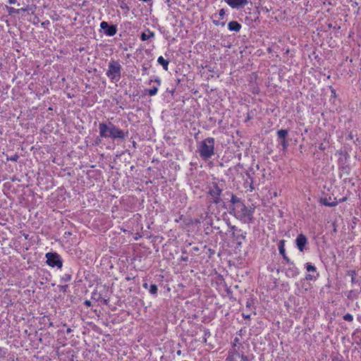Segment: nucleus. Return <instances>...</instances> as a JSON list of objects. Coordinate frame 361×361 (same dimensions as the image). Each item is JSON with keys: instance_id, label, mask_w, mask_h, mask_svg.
<instances>
[{"instance_id": "obj_40", "label": "nucleus", "mask_w": 361, "mask_h": 361, "mask_svg": "<svg viewBox=\"0 0 361 361\" xmlns=\"http://www.w3.org/2000/svg\"><path fill=\"white\" fill-rule=\"evenodd\" d=\"M121 7L122 8H127V6L126 4H124V5L121 6Z\"/></svg>"}, {"instance_id": "obj_15", "label": "nucleus", "mask_w": 361, "mask_h": 361, "mask_svg": "<svg viewBox=\"0 0 361 361\" xmlns=\"http://www.w3.org/2000/svg\"><path fill=\"white\" fill-rule=\"evenodd\" d=\"M154 82H157V85L154 86L152 88L147 90L146 91L148 92L149 95L154 96L157 94L158 92L159 86L160 85L161 81L159 78H155Z\"/></svg>"}, {"instance_id": "obj_26", "label": "nucleus", "mask_w": 361, "mask_h": 361, "mask_svg": "<svg viewBox=\"0 0 361 361\" xmlns=\"http://www.w3.org/2000/svg\"><path fill=\"white\" fill-rule=\"evenodd\" d=\"M7 10H8V12L9 14H12V13H19V9H16L15 8H13V7H8L7 8Z\"/></svg>"}, {"instance_id": "obj_42", "label": "nucleus", "mask_w": 361, "mask_h": 361, "mask_svg": "<svg viewBox=\"0 0 361 361\" xmlns=\"http://www.w3.org/2000/svg\"><path fill=\"white\" fill-rule=\"evenodd\" d=\"M109 68H114L112 65H109Z\"/></svg>"}, {"instance_id": "obj_25", "label": "nucleus", "mask_w": 361, "mask_h": 361, "mask_svg": "<svg viewBox=\"0 0 361 361\" xmlns=\"http://www.w3.org/2000/svg\"><path fill=\"white\" fill-rule=\"evenodd\" d=\"M343 319L348 322H352L353 320V316L351 314L347 313L343 316Z\"/></svg>"}, {"instance_id": "obj_24", "label": "nucleus", "mask_w": 361, "mask_h": 361, "mask_svg": "<svg viewBox=\"0 0 361 361\" xmlns=\"http://www.w3.org/2000/svg\"><path fill=\"white\" fill-rule=\"evenodd\" d=\"M280 144L281 145V146L283 147V150L286 151L287 149V147L288 145V141L286 140V139L281 140Z\"/></svg>"}, {"instance_id": "obj_34", "label": "nucleus", "mask_w": 361, "mask_h": 361, "mask_svg": "<svg viewBox=\"0 0 361 361\" xmlns=\"http://www.w3.org/2000/svg\"><path fill=\"white\" fill-rule=\"evenodd\" d=\"M246 307L249 309H251L252 305L250 302H247Z\"/></svg>"}, {"instance_id": "obj_12", "label": "nucleus", "mask_w": 361, "mask_h": 361, "mask_svg": "<svg viewBox=\"0 0 361 361\" xmlns=\"http://www.w3.org/2000/svg\"><path fill=\"white\" fill-rule=\"evenodd\" d=\"M279 253L282 255L284 260H286L288 263H290V259L288 257V256L286 254V250L284 247V240H280L279 243Z\"/></svg>"}, {"instance_id": "obj_21", "label": "nucleus", "mask_w": 361, "mask_h": 361, "mask_svg": "<svg viewBox=\"0 0 361 361\" xmlns=\"http://www.w3.org/2000/svg\"><path fill=\"white\" fill-rule=\"evenodd\" d=\"M231 202L232 204V207H235L237 206V203H242L243 202L241 201L240 199L237 197L235 195H232L231 199Z\"/></svg>"}, {"instance_id": "obj_39", "label": "nucleus", "mask_w": 361, "mask_h": 361, "mask_svg": "<svg viewBox=\"0 0 361 361\" xmlns=\"http://www.w3.org/2000/svg\"><path fill=\"white\" fill-rule=\"evenodd\" d=\"M67 288V286H64L61 287V290H66V288Z\"/></svg>"}, {"instance_id": "obj_18", "label": "nucleus", "mask_w": 361, "mask_h": 361, "mask_svg": "<svg viewBox=\"0 0 361 361\" xmlns=\"http://www.w3.org/2000/svg\"><path fill=\"white\" fill-rule=\"evenodd\" d=\"M321 203L327 207H335L337 205V202H329L326 198L321 200Z\"/></svg>"}, {"instance_id": "obj_3", "label": "nucleus", "mask_w": 361, "mask_h": 361, "mask_svg": "<svg viewBox=\"0 0 361 361\" xmlns=\"http://www.w3.org/2000/svg\"><path fill=\"white\" fill-rule=\"evenodd\" d=\"M233 214L237 219L244 223H250L253 220L254 209L247 207L245 204L237 203V206L231 208Z\"/></svg>"}, {"instance_id": "obj_4", "label": "nucleus", "mask_w": 361, "mask_h": 361, "mask_svg": "<svg viewBox=\"0 0 361 361\" xmlns=\"http://www.w3.org/2000/svg\"><path fill=\"white\" fill-rule=\"evenodd\" d=\"M47 263L51 267L61 269L63 266V262L60 255L56 252H47L46 254Z\"/></svg>"}, {"instance_id": "obj_29", "label": "nucleus", "mask_w": 361, "mask_h": 361, "mask_svg": "<svg viewBox=\"0 0 361 361\" xmlns=\"http://www.w3.org/2000/svg\"><path fill=\"white\" fill-rule=\"evenodd\" d=\"M241 359L240 361H250L247 356L244 355H240V357Z\"/></svg>"}, {"instance_id": "obj_23", "label": "nucleus", "mask_w": 361, "mask_h": 361, "mask_svg": "<svg viewBox=\"0 0 361 361\" xmlns=\"http://www.w3.org/2000/svg\"><path fill=\"white\" fill-rule=\"evenodd\" d=\"M72 279V276L70 274H65L61 277V281L63 282H68L70 281Z\"/></svg>"}, {"instance_id": "obj_13", "label": "nucleus", "mask_w": 361, "mask_h": 361, "mask_svg": "<svg viewBox=\"0 0 361 361\" xmlns=\"http://www.w3.org/2000/svg\"><path fill=\"white\" fill-rule=\"evenodd\" d=\"M240 357V353L235 350L228 352V355L226 359V361H238Z\"/></svg>"}, {"instance_id": "obj_14", "label": "nucleus", "mask_w": 361, "mask_h": 361, "mask_svg": "<svg viewBox=\"0 0 361 361\" xmlns=\"http://www.w3.org/2000/svg\"><path fill=\"white\" fill-rule=\"evenodd\" d=\"M228 28L230 31L238 32L241 28V25L237 21H231L228 23Z\"/></svg>"}, {"instance_id": "obj_10", "label": "nucleus", "mask_w": 361, "mask_h": 361, "mask_svg": "<svg viewBox=\"0 0 361 361\" xmlns=\"http://www.w3.org/2000/svg\"><path fill=\"white\" fill-rule=\"evenodd\" d=\"M106 74L112 81H118L121 76L120 69H108Z\"/></svg>"}, {"instance_id": "obj_16", "label": "nucleus", "mask_w": 361, "mask_h": 361, "mask_svg": "<svg viewBox=\"0 0 361 361\" xmlns=\"http://www.w3.org/2000/svg\"><path fill=\"white\" fill-rule=\"evenodd\" d=\"M154 37V33L150 30H147V32H142L140 35V39L142 41H146Z\"/></svg>"}, {"instance_id": "obj_7", "label": "nucleus", "mask_w": 361, "mask_h": 361, "mask_svg": "<svg viewBox=\"0 0 361 361\" xmlns=\"http://www.w3.org/2000/svg\"><path fill=\"white\" fill-rule=\"evenodd\" d=\"M305 268L308 272L315 273V275L311 274H307L305 276V279L307 280H308V281L316 280L319 277V274L317 271V268L314 265L312 264L310 262H307L305 264Z\"/></svg>"}, {"instance_id": "obj_37", "label": "nucleus", "mask_w": 361, "mask_h": 361, "mask_svg": "<svg viewBox=\"0 0 361 361\" xmlns=\"http://www.w3.org/2000/svg\"><path fill=\"white\" fill-rule=\"evenodd\" d=\"M213 22H214V23L216 25H219V22H218V21H216V20H214Z\"/></svg>"}, {"instance_id": "obj_6", "label": "nucleus", "mask_w": 361, "mask_h": 361, "mask_svg": "<svg viewBox=\"0 0 361 361\" xmlns=\"http://www.w3.org/2000/svg\"><path fill=\"white\" fill-rule=\"evenodd\" d=\"M100 27L104 30V34L106 36L113 37L116 34L117 32V27L116 25H109L106 21H102L100 23Z\"/></svg>"}, {"instance_id": "obj_22", "label": "nucleus", "mask_w": 361, "mask_h": 361, "mask_svg": "<svg viewBox=\"0 0 361 361\" xmlns=\"http://www.w3.org/2000/svg\"><path fill=\"white\" fill-rule=\"evenodd\" d=\"M157 290V286L155 284H152L149 286V292L152 295H156Z\"/></svg>"}, {"instance_id": "obj_2", "label": "nucleus", "mask_w": 361, "mask_h": 361, "mask_svg": "<svg viewBox=\"0 0 361 361\" xmlns=\"http://www.w3.org/2000/svg\"><path fill=\"white\" fill-rule=\"evenodd\" d=\"M214 145L213 137H207L197 144V152L203 160H208L214 155Z\"/></svg>"}, {"instance_id": "obj_5", "label": "nucleus", "mask_w": 361, "mask_h": 361, "mask_svg": "<svg viewBox=\"0 0 361 361\" xmlns=\"http://www.w3.org/2000/svg\"><path fill=\"white\" fill-rule=\"evenodd\" d=\"M222 190L218 186L216 183H212L209 188V195L211 197L212 202L214 204H219L221 201Z\"/></svg>"}, {"instance_id": "obj_27", "label": "nucleus", "mask_w": 361, "mask_h": 361, "mask_svg": "<svg viewBox=\"0 0 361 361\" xmlns=\"http://www.w3.org/2000/svg\"><path fill=\"white\" fill-rule=\"evenodd\" d=\"M210 336V332L208 329H205L204 331V340L206 342L207 341V337Z\"/></svg>"}, {"instance_id": "obj_9", "label": "nucleus", "mask_w": 361, "mask_h": 361, "mask_svg": "<svg viewBox=\"0 0 361 361\" xmlns=\"http://www.w3.org/2000/svg\"><path fill=\"white\" fill-rule=\"evenodd\" d=\"M295 243H296L298 249L300 252H302L304 250V249H305V245L307 243V239L306 236L304 234L300 233L296 238Z\"/></svg>"}, {"instance_id": "obj_19", "label": "nucleus", "mask_w": 361, "mask_h": 361, "mask_svg": "<svg viewBox=\"0 0 361 361\" xmlns=\"http://www.w3.org/2000/svg\"><path fill=\"white\" fill-rule=\"evenodd\" d=\"M157 62L160 66H163V68H167L169 65V61L161 56L158 58Z\"/></svg>"}, {"instance_id": "obj_32", "label": "nucleus", "mask_w": 361, "mask_h": 361, "mask_svg": "<svg viewBox=\"0 0 361 361\" xmlns=\"http://www.w3.org/2000/svg\"><path fill=\"white\" fill-rule=\"evenodd\" d=\"M85 305L87 306V307H90L91 306V302L90 300H85Z\"/></svg>"}, {"instance_id": "obj_41", "label": "nucleus", "mask_w": 361, "mask_h": 361, "mask_svg": "<svg viewBox=\"0 0 361 361\" xmlns=\"http://www.w3.org/2000/svg\"><path fill=\"white\" fill-rule=\"evenodd\" d=\"M177 354H178V355H180V354H181V350H178V351H177Z\"/></svg>"}, {"instance_id": "obj_33", "label": "nucleus", "mask_w": 361, "mask_h": 361, "mask_svg": "<svg viewBox=\"0 0 361 361\" xmlns=\"http://www.w3.org/2000/svg\"><path fill=\"white\" fill-rule=\"evenodd\" d=\"M8 2L9 4H15L16 2V0H8Z\"/></svg>"}, {"instance_id": "obj_35", "label": "nucleus", "mask_w": 361, "mask_h": 361, "mask_svg": "<svg viewBox=\"0 0 361 361\" xmlns=\"http://www.w3.org/2000/svg\"><path fill=\"white\" fill-rule=\"evenodd\" d=\"M71 332H72V329H71V328H68V329H66V333H67V334H70V333H71Z\"/></svg>"}, {"instance_id": "obj_20", "label": "nucleus", "mask_w": 361, "mask_h": 361, "mask_svg": "<svg viewBox=\"0 0 361 361\" xmlns=\"http://www.w3.org/2000/svg\"><path fill=\"white\" fill-rule=\"evenodd\" d=\"M288 131L287 130H279L277 131V135L278 137L281 140L286 139V136L288 135Z\"/></svg>"}, {"instance_id": "obj_38", "label": "nucleus", "mask_w": 361, "mask_h": 361, "mask_svg": "<svg viewBox=\"0 0 361 361\" xmlns=\"http://www.w3.org/2000/svg\"><path fill=\"white\" fill-rule=\"evenodd\" d=\"M11 160L16 161L17 160V157L11 158Z\"/></svg>"}, {"instance_id": "obj_28", "label": "nucleus", "mask_w": 361, "mask_h": 361, "mask_svg": "<svg viewBox=\"0 0 361 361\" xmlns=\"http://www.w3.org/2000/svg\"><path fill=\"white\" fill-rule=\"evenodd\" d=\"M219 16H220V18L221 19H224V18L225 16V11H224V9H223V8L220 9L219 12Z\"/></svg>"}, {"instance_id": "obj_11", "label": "nucleus", "mask_w": 361, "mask_h": 361, "mask_svg": "<svg viewBox=\"0 0 361 361\" xmlns=\"http://www.w3.org/2000/svg\"><path fill=\"white\" fill-rule=\"evenodd\" d=\"M290 267L286 269V274L288 277H290V278H295L296 277L298 274H299V271H298V268L293 264V263L290 262Z\"/></svg>"}, {"instance_id": "obj_17", "label": "nucleus", "mask_w": 361, "mask_h": 361, "mask_svg": "<svg viewBox=\"0 0 361 361\" xmlns=\"http://www.w3.org/2000/svg\"><path fill=\"white\" fill-rule=\"evenodd\" d=\"M233 236L237 240L242 239L244 240L246 237V233L242 231L240 229L238 231L237 233L233 232Z\"/></svg>"}, {"instance_id": "obj_36", "label": "nucleus", "mask_w": 361, "mask_h": 361, "mask_svg": "<svg viewBox=\"0 0 361 361\" xmlns=\"http://www.w3.org/2000/svg\"><path fill=\"white\" fill-rule=\"evenodd\" d=\"M143 287H144L145 288H148V284H147V283H143Z\"/></svg>"}, {"instance_id": "obj_31", "label": "nucleus", "mask_w": 361, "mask_h": 361, "mask_svg": "<svg viewBox=\"0 0 361 361\" xmlns=\"http://www.w3.org/2000/svg\"><path fill=\"white\" fill-rule=\"evenodd\" d=\"M242 316L245 319H248L250 318V314H245V312H243Z\"/></svg>"}, {"instance_id": "obj_1", "label": "nucleus", "mask_w": 361, "mask_h": 361, "mask_svg": "<svg viewBox=\"0 0 361 361\" xmlns=\"http://www.w3.org/2000/svg\"><path fill=\"white\" fill-rule=\"evenodd\" d=\"M99 135L103 138H111L115 139H125L128 134V131H124L111 122L109 123H100L99 124Z\"/></svg>"}, {"instance_id": "obj_30", "label": "nucleus", "mask_w": 361, "mask_h": 361, "mask_svg": "<svg viewBox=\"0 0 361 361\" xmlns=\"http://www.w3.org/2000/svg\"><path fill=\"white\" fill-rule=\"evenodd\" d=\"M239 230H240V229H238V228L236 226H230V231H231V232H232V233H233V231H234V232H235V233H237V232H238V231H239Z\"/></svg>"}, {"instance_id": "obj_8", "label": "nucleus", "mask_w": 361, "mask_h": 361, "mask_svg": "<svg viewBox=\"0 0 361 361\" xmlns=\"http://www.w3.org/2000/svg\"><path fill=\"white\" fill-rule=\"evenodd\" d=\"M225 1L231 8L235 9L245 6L248 3L247 0H225Z\"/></svg>"}]
</instances>
